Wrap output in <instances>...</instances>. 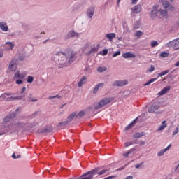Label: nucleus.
Instances as JSON below:
<instances>
[{"instance_id":"f257e3e1","label":"nucleus","mask_w":179,"mask_h":179,"mask_svg":"<svg viewBox=\"0 0 179 179\" xmlns=\"http://www.w3.org/2000/svg\"><path fill=\"white\" fill-rule=\"evenodd\" d=\"M58 57L59 61L60 62H68L69 64H72L75 61V54L71 50H66V52H59L56 54Z\"/></svg>"},{"instance_id":"f03ea898","label":"nucleus","mask_w":179,"mask_h":179,"mask_svg":"<svg viewBox=\"0 0 179 179\" xmlns=\"http://www.w3.org/2000/svg\"><path fill=\"white\" fill-rule=\"evenodd\" d=\"M150 17H159L162 19V17H167V11L162 9L160 6H155L152 8V10L150 14Z\"/></svg>"},{"instance_id":"7ed1b4c3","label":"nucleus","mask_w":179,"mask_h":179,"mask_svg":"<svg viewBox=\"0 0 179 179\" xmlns=\"http://www.w3.org/2000/svg\"><path fill=\"white\" fill-rule=\"evenodd\" d=\"M24 92H26V87H23L21 92L20 96H12V94H3L1 96V99L6 100V101H12V100H22V99L24 98L26 94H24ZM8 96H11L8 97Z\"/></svg>"},{"instance_id":"20e7f679","label":"nucleus","mask_w":179,"mask_h":179,"mask_svg":"<svg viewBox=\"0 0 179 179\" xmlns=\"http://www.w3.org/2000/svg\"><path fill=\"white\" fill-rule=\"evenodd\" d=\"M113 98H107L105 97L101 101H99L98 104L94 107L95 110H100L104 106H107V104H110L111 101H113Z\"/></svg>"},{"instance_id":"39448f33","label":"nucleus","mask_w":179,"mask_h":179,"mask_svg":"<svg viewBox=\"0 0 179 179\" xmlns=\"http://www.w3.org/2000/svg\"><path fill=\"white\" fill-rule=\"evenodd\" d=\"M159 108H160V103L159 101H155L148 108V113H155V111H157Z\"/></svg>"},{"instance_id":"423d86ee","label":"nucleus","mask_w":179,"mask_h":179,"mask_svg":"<svg viewBox=\"0 0 179 179\" xmlns=\"http://www.w3.org/2000/svg\"><path fill=\"white\" fill-rule=\"evenodd\" d=\"M166 45L167 47H173L175 50H179V38L169 42Z\"/></svg>"},{"instance_id":"0eeeda50","label":"nucleus","mask_w":179,"mask_h":179,"mask_svg":"<svg viewBox=\"0 0 179 179\" xmlns=\"http://www.w3.org/2000/svg\"><path fill=\"white\" fill-rule=\"evenodd\" d=\"M17 68V60L16 59H13L8 66V69L12 71L13 72H15Z\"/></svg>"},{"instance_id":"6e6552de","label":"nucleus","mask_w":179,"mask_h":179,"mask_svg":"<svg viewBox=\"0 0 179 179\" xmlns=\"http://www.w3.org/2000/svg\"><path fill=\"white\" fill-rule=\"evenodd\" d=\"M26 78V73H20V71H17L15 73L13 79L16 80V79H24Z\"/></svg>"},{"instance_id":"1a4fd4ad","label":"nucleus","mask_w":179,"mask_h":179,"mask_svg":"<svg viewBox=\"0 0 179 179\" xmlns=\"http://www.w3.org/2000/svg\"><path fill=\"white\" fill-rule=\"evenodd\" d=\"M162 5H163L164 9H166V10H174V7L173 6L170 5V3H169L168 1H162Z\"/></svg>"},{"instance_id":"9d476101","label":"nucleus","mask_w":179,"mask_h":179,"mask_svg":"<svg viewBox=\"0 0 179 179\" xmlns=\"http://www.w3.org/2000/svg\"><path fill=\"white\" fill-rule=\"evenodd\" d=\"M125 85H128V80H116L113 83V86H125Z\"/></svg>"},{"instance_id":"9b49d317","label":"nucleus","mask_w":179,"mask_h":179,"mask_svg":"<svg viewBox=\"0 0 179 179\" xmlns=\"http://www.w3.org/2000/svg\"><path fill=\"white\" fill-rule=\"evenodd\" d=\"M170 89H171V87L170 85L165 87L162 90H161L158 93V96H163V94H166V93H167V92H169Z\"/></svg>"},{"instance_id":"f8f14e48","label":"nucleus","mask_w":179,"mask_h":179,"mask_svg":"<svg viewBox=\"0 0 179 179\" xmlns=\"http://www.w3.org/2000/svg\"><path fill=\"white\" fill-rule=\"evenodd\" d=\"M87 15L88 17H93V15H94V8L90 7L87 10Z\"/></svg>"},{"instance_id":"ddd939ff","label":"nucleus","mask_w":179,"mask_h":179,"mask_svg":"<svg viewBox=\"0 0 179 179\" xmlns=\"http://www.w3.org/2000/svg\"><path fill=\"white\" fill-rule=\"evenodd\" d=\"M4 47H5V50H13V47H15V45L11 42H6L4 45Z\"/></svg>"},{"instance_id":"4468645a","label":"nucleus","mask_w":179,"mask_h":179,"mask_svg":"<svg viewBox=\"0 0 179 179\" xmlns=\"http://www.w3.org/2000/svg\"><path fill=\"white\" fill-rule=\"evenodd\" d=\"M87 80V77L86 76H83L82 79H80V82L78 83V87H82L86 81Z\"/></svg>"},{"instance_id":"2eb2a0df","label":"nucleus","mask_w":179,"mask_h":179,"mask_svg":"<svg viewBox=\"0 0 179 179\" xmlns=\"http://www.w3.org/2000/svg\"><path fill=\"white\" fill-rule=\"evenodd\" d=\"M103 86H104V83H100L98 85H96L95 88L93 90L94 94H96L97 92H99V89H100V87H103Z\"/></svg>"},{"instance_id":"dca6fc26","label":"nucleus","mask_w":179,"mask_h":179,"mask_svg":"<svg viewBox=\"0 0 179 179\" xmlns=\"http://www.w3.org/2000/svg\"><path fill=\"white\" fill-rule=\"evenodd\" d=\"M68 121L61 122L58 124L57 128H59V129H64V128H65V127H66Z\"/></svg>"},{"instance_id":"f3484780","label":"nucleus","mask_w":179,"mask_h":179,"mask_svg":"<svg viewBox=\"0 0 179 179\" xmlns=\"http://www.w3.org/2000/svg\"><path fill=\"white\" fill-rule=\"evenodd\" d=\"M115 33H109L106 35V37L109 40V41H113V39L115 38Z\"/></svg>"},{"instance_id":"a211bd4d","label":"nucleus","mask_w":179,"mask_h":179,"mask_svg":"<svg viewBox=\"0 0 179 179\" xmlns=\"http://www.w3.org/2000/svg\"><path fill=\"white\" fill-rule=\"evenodd\" d=\"M13 117H15V114L13 113L11 115H7L4 120H3V122H10V121H12V118H13Z\"/></svg>"},{"instance_id":"6ab92c4d","label":"nucleus","mask_w":179,"mask_h":179,"mask_svg":"<svg viewBox=\"0 0 179 179\" xmlns=\"http://www.w3.org/2000/svg\"><path fill=\"white\" fill-rule=\"evenodd\" d=\"M170 148H171V144H169L165 149L159 151L158 152V156H163V155H164V153H166V152H167Z\"/></svg>"},{"instance_id":"aec40b11","label":"nucleus","mask_w":179,"mask_h":179,"mask_svg":"<svg viewBox=\"0 0 179 179\" xmlns=\"http://www.w3.org/2000/svg\"><path fill=\"white\" fill-rule=\"evenodd\" d=\"M0 29L3 31H8V25H6V23L1 22H0Z\"/></svg>"},{"instance_id":"412c9836","label":"nucleus","mask_w":179,"mask_h":179,"mask_svg":"<svg viewBox=\"0 0 179 179\" xmlns=\"http://www.w3.org/2000/svg\"><path fill=\"white\" fill-rule=\"evenodd\" d=\"M141 10H142V8H141V5H137L132 8L133 13H139Z\"/></svg>"},{"instance_id":"4be33fe9","label":"nucleus","mask_w":179,"mask_h":179,"mask_svg":"<svg viewBox=\"0 0 179 179\" xmlns=\"http://www.w3.org/2000/svg\"><path fill=\"white\" fill-rule=\"evenodd\" d=\"M123 58H135V55L131 52H126L122 55Z\"/></svg>"},{"instance_id":"5701e85b","label":"nucleus","mask_w":179,"mask_h":179,"mask_svg":"<svg viewBox=\"0 0 179 179\" xmlns=\"http://www.w3.org/2000/svg\"><path fill=\"white\" fill-rule=\"evenodd\" d=\"M68 37H79V34L71 31L69 32Z\"/></svg>"},{"instance_id":"b1692460","label":"nucleus","mask_w":179,"mask_h":179,"mask_svg":"<svg viewBox=\"0 0 179 179\" xmlns=\"http://www.w3.org/2000/svg\"><path fill=\"white\" fill-rule=\"evenodd\" d=\"M73 118H76V112L71 113V114L67 117L68 121H69V122H71V121H72V120H73Z\"/></svg>"},{"instance_id":"393cba45","label":"nucleus","mask_w":179,"mask_h":179,"mask_svg":"<svg viewBox=\"0 0 179 179\" xmlns=\"http://www.w3.org/2000/svg\"><path fill=\"white\" fill-rule=\"evenodd\" d=\"M157 80V78H152L150 80H148L146 83L144 84V86H149L151 83H153V82H156Z\"/></svg>"},{"instance_id":"a878e982","label":"nucleus","mask_w":179,"mask_h":179,"mask_svg":"<svg viewBox=\"0 0 179 179\" xmlns=\"http://www.w3.org/2000/svg\"><path fill=\"white\" fill-rule=\"evenodd\" d=\"M166 127H167V124H166V120L162 122V125H161L158 131H163V129H164V128H166Z\"/></svg>"},{"instance_id":"bb28decb","label":"nucleus","mask_w":179,"mask_h":179,"mask_svg":"<svg viewBox=\"0 0 179 179\" xmlns=\"http://www.w3.org/2000/svg\"><path fill=\"white\" fill-rule=\"evenodd\" d=\"M170 72L169 70H165L159 73H158V78H160V76H164V75H167Z\"/></svg>"},{"instance_id":"cd10ccee","label":"nucleus","mask_w":179,"mask_h":179,"mask_svg":"<svg viewBox=\"0 0 179 179\" xmlns=\"http://www.w3.org/2000/svg\"><path fill=\"white\" fill-rule=\"evenodd\" d=\"M134 36H136V37H138L139 38L142 37V36H143V32L141 31H137L136 33L134 34Z\"/></svg>"},{"instance_id":"c85d7f7f","label":"nucleus","mask_w":179,"mask_h":179,"mask_svg":"<svg viewBox=\"0 0 179 179\" xmlns=\"http://www.w3.org/2000/svg\"><path fill=\"white\" fill-rule=\"evenodd\" d=\"M83 115H85V111L82 110L76 114V118H81Z\"/></svg>"},{"instance_id":"c756f323","label":"nucleus","mask_w":179,"mask_h":179,"mask_svg":"<svg viewBox=\"0 0 179 179\" xmlns=\"http://www.w3.org/2000/svg\"><path fill=\"white\" fill-rule=\"evenodd\" d=\"M143 135H145V134H143V133H136L134 134V138H142V136H143Z\"/></svg>"},{"instance_id":"7c9ffc66","label":"nucleus","mask_w":179,"mask_h":179,"mask_svg":"<svg viewBox=\"0 0 179 179\" xmlns=\"http://www.w3.org/2000/svg\"><path fill=\"white\" fill-rule=\"evenodd\" d=\"M169 55H170V54L169 52H162L160 53V57H162V58H167V57H169Z\"/></svg>"},{"instance_id":"2f4dec72","label":"nucleus","mask_w":179,"mask_h":179,"mask_svg":"<svg viewBox=\"0 0 179 179\" xmlns=\"http://www.w3.org/2000/svg\"><path fill=\"white\" fill-rule=\"evenodd\" d=\"M33 80H34V78H33V76H29L27 80V82L28 83H33Z\"/></svg>"},{"instance_id":"473e14b6","label":"nucleus","mask_w":179,"mask_h":179,"mask_svg":"<svg viewBox=\"0 0 179 179\" xmlns=\"http://www.w3.org/2000/svg\"><path fill=\"white\" fill-rule=\"evenodd\" d=\"M98 72H104L105 71H107V67H102L99 66L97 69Z\"/></svg>"},{"instance_id":"72a5a7b5","label":"nucleus","mask_w":179,"mask_h":179,"mask_svg":"<svg viewBox=\"0 0 179 179\" xmlns=\"http://www.w3.org/2000/svg\"><path fill=\"white\" fill-rule=\"evenodd\" d=\"M139 26H141V22H139L138 21L136 22L134 25V30H136V29H139Z\"/></svg>"},{"instance_id":"f704fd0d","label":"nucleus","mask_w":179,"mask_h":179,"mask_svg":"<svg viewBox=\"0 0 179 179\" xmlns=\"http://www.w3.org/2000/svg\"><path fill=\"white\" fill-rule=\"evenodd\" d=\"M151 47H157V45H159V43L156 41H151Z\"/></svg>"},{"instance_id":"c9c22d12","label":"nucleus","mask_w":179,"mask_h":179,"mask_svg":"<svg viewBox=\"0 0 179 179\" xmlns=\"http://www.w3.org/2000/svg\"><path fill=\"white\" fill-rule=\"evenodd\" d=\"M134 127V122L130 123L128 126L125 127L126 131H128V129H131Z\"/></svg>"},{"instance_id":"e433bc0d","label":"nucleus","mask_w":179,"mask_h":179,"mask_svg":"<svg viewBox=\"0 0 179 179\" xmlns=\"http://www.w3.org/2000/svg\"><path fill=\"white\" fill-rule=\"evenodd\" d=\"M108 171L107 169H103L101 171L99 172V176H103V174H106V172Z\"/></svg>"},{"instance_id":"4c0bfd02","label":"nucleus","mask_w":179,"mask_h":179,"mask_svg":"<svg viewBox=\"0 0 179 179\" xmlns=\"http://www.w3.org/2000/svg\"><path fill=\"white\" fill-rule=\"evenodd\" d=\"M118 55H121V51H117V52H115L113 55V57L115 58V57H118Z\"/></svg>"},{"instance_id":"58836bf2","label":"nucleus","mask_w":179,"mask_h":179,"mask_svg":"<svg viewBox=\"0 0 179 179\" xmlns=\"http://www.w3.org/2000/svg\"><path fill=\"white\" fill-rule=\"evenodd\" d=\"M17 85H22L23 83L22 79H15Z\"/></svg>"},{"instance_id":"ea45409f","label":"nucleus","mask_w":179,"mask_h":179,"mask_svg":"<svg viewBox=\"0 0 179 179\" xmlns=\"http://www.w3.org/2000/svg\"><path fill=\"white\" fill-rule=\"evenodd\" d=\"M107 54H108V50L104 49L102 52V55H107Z\"/></svg>"},{"instance_id":"a19ab883","label":"nucleus","mask_w":179,"mask_h":179,"mask_svg":"<svg viewBox=\"0 0 179 179\" xmlns=\"http://www.w3.org/2000/svg\"><path fill=\"white\" fill-rule=\"evenodd\" d=\"M61 99V96H59V95H57V96H50L49 97V99L50 100H52V99Z\"/></svg>"},{"instance_id":"79ce46f5","label":"nucleus","mask_w":179,"mask_h":179,"mask_svg":"<svg viewBox=\"0 0 179 179\" xmlns=\"http://www.w3.org/2000/svg\"><path fill=\"white\" fill-rule=\"evenodd\" d=\"M153 71H155V66L151 65L150 68L148 70V72H153Z\"/></svg>"},{"instance_id":"37998d69","label":"nucleus","mask_w":179,"mask_h":179,"mask_svg":"<svg viewBox=\"0 0 179 179\" xmlns=\"http://www.w3.org/2000/svg\"><path fill=\"white\" fill-rule=\"evenodd\" d=\"M129 155H131V151H128L127 152L123 154V156H124V157H128Z\"/></svg>"},{"instance_id":"c03bdc74","label":"nucleus","mask_w":179,"mask_h":179,"mask_svg":"<svg viewBox=\"0 0 179 179\" xmlns=\"http://www.w3.org/2000/svg\"><path fill=\"white\" fill-rule=\"evenodd\" d=\"M12 157H13V159H20V155H18L17 157H16V155H15V153H13V154L12 155Z\"/></svg>"},{"instance_id":"a18cd8bd","label":"nucleus","mask_w":179,"mask_h":179,"mask_svg":"<svg viewBox=\"0 0 179 179\" xmlns=\"http://www.w3.org/2000/svg\"><path fill=\"white\" fill-rule=\"evenodd\" d=\"M126 148H128V146H131L132 145V142H127L124 143Z\"/></svg>"},{"instance_id":"49530a36","label":"nucleus","mask_w":179,"mask_h":179,"mask_svg":"<svg viewBox=\"0 0 179 179\" xmlns=\"http://www.w3.org/2000/svg\"><path fill=\"white\" fill-rule=\"evenodd\" d=\"M143 162H142L141 163H140L139 164H136V166H135V167L136 168V169H139V167H141V166H143Z\"/></svg>"},{"instance_id":"de8ad7c7","label":"nucleus","mask_w":179,"mask_h":179,"mask_svg":"<svg viewBox=\"0 0 179 179\" xmlns=\"http://www.w3.org/2000/svg\"><path fill=\"white\" fill-rule=\"evenodd\" d=\"M178 132H179V129H178V127H177L176 129V131H173V136H174V135H177V133H178Z\"/></svg>"},{"instance_id":"09e8293b","label":"nucleus","mask_w":179,"mask_h":179,"mask_svg":"<svg viewBox=\"0 0 179 179\" xmlns=\"http://www.w3.org/2000/svg\"><path fill=\"white\" fill-rule=\"evenodd\" d=\"M3 57V52L2 50H0V58H2Z\"/></svg>"},{"instance_id":"8fccbe9b","label":"nucleus","mask_w":179,"mask_h":179,"mask_svg":"<svg viewBox=\"0 0 179 179\" xmlns=\"http://www.w3.org/2000/svg\"><path fill=\"white\" fill-rule=\"evenodd\" d=\"M47 132H48V129H43V130L42 131V133H43V134H45V133H47Z\"/></svg>"},{"instance_id":"3c124183","label":"nucleus","mask_w":179,"mask_h":179,"mask_svg":"<svg viewBox=\"0 0 179 179\" xmlns=\"http://www.w3.org/2000/svg\"><path fill=\"white\" fill-rule=\"evenodd\" d=\"M20 127H22V124H18L15 126V128H19Z\"/></svg>"},{"instance_id":"603ef678","label":"nucleus","mask_w":179,"mask_h":179,"mask_svg":"<svg viewBox=\"0 0 179 179\" xmlns=\"http://www.w3.org/2000/svg\"><path fill=\"white\" fill-rule=\"evenodd\" d=\"M140 145L141 146H143V145H145V141H141Z\"/></svg>"},{"instance_id":"864d4df0","label":"nucleus","mask_w":179,"mask_h":179,"mask_svg":"<svg viewBox=\"0 0 179 179\" xmlns=\"http://www.w3.org/2000/svg\"><path fill=\"white\" fill-rule=\"evenodd\" d=\"M125 179H133V177L132 176H129Z\"/></svg>"},{"instance_id":"5fc2aeb1","label":"nucleus","mask_w":179,"mask_h":179,"mask_svg":"<svg viewBox=\"0 0 179 179\" xmlns=\"http://www.w3.org/2000/svg\"><path fill=\"white\" fill-rule=\"evenodd\" d=\"M175 66H179V61H178V62L175 64Z\"/></svg>"},{"instance_id":"6e6d98bb","label":"nucleus","mask_w":179,"mask_h":179,"mask_svg":"<svg viewBox=\"0 0 179 179\" xmlns=\"http://www.w3.org/2000/svg\"><path fill=\"white\" fill-rule=\"evenodd\" d=\"M131 3L132 5H136V1H133Z\"/></svg>"},{"instance_id":"4d7b16f0","label":"nucleus","mask_w":179,"mask_h":179,"mask_svg":"<svg viewBox=\"0 0 179 179\" xmlns=\"http://www.w3.org/2000/svg\"><path fill=\"white\" fill-rule=\"evenodd\" d=\"M5 132H0V136H2V135H4Z\"/></svg>"},{"instance_id":"13d9d810","label":"nucleus","mask_w":179,"mask_h":179,"mask_svg":"<svg viewBox=\"0 0 179 179\" xmlns=\"http://www.w3.org/2000/svg\"><path fill=\"white\" fill-rule=\"evenodd\" d=\"M31 101H37L36 99H32Z\"/></svg>"},{"instance_id":"bf43d9fd","label":"nucleus","mask_w":179,"mask_h":179,"mask_svg":"<svg viewBox=\"0 0 179 179\" xmlns=\"http://www.w3.org/2000/svg\"><path fill=\"white\" fill-rule=\"evenodd\" d=\"M36 114H37V113H34V115H33V117H36Z\"/></svg>"},{"instance_id":"052dcab7","label":"nucleus","mask_w":179,"mask_h":179,"mask_svg":"<svg viewBox=\"0 0 179 179\" xmlns=\"http://www.w3.org/2000/svg\"><path fill=\"white\" fill-rule=\"evenodd\" d=\"M47 43V40H45V41H44V44H45Z\"/></svg>"},{"instance_id":"680f3d73","label":"nucleus","mask_w":179,"mask_h":179,"mask_svg":"<svg viewBox=\"0 0 179 179\" xmlns=\"http://www.w3.org/2000/svg\"><path fill=\"white\" fill-rule=\"evenodd\" d=\"M120 3V1H117V4Z\"/></svg>"},{"instance_id":"e2e57ef3","label":"nucleus","mask_w":179,"mask_h":179,"mask_svg":"<svg viewBox=\"0 0 179 179\" xmlns=\"http://www.w3.org/2000/svg\"><path fill=\"white\" fill-rule=\"evenodd\" d=\"M132 1H136V0H132Z\"/></svg>"},{"instance_id":"0e129e2a","label":"nucleus","mask_w":179,"mask_h":179,"mask_svg":"<svg viewBox=\"0 0 179 179\" xmlns=\"http://www.w3.org/2000/svg\"><path fill=\"white\" fill-rule=\"evenodd\" d=\"M127 30H128V27H127Z\"/></svg>"}]
</instances>
